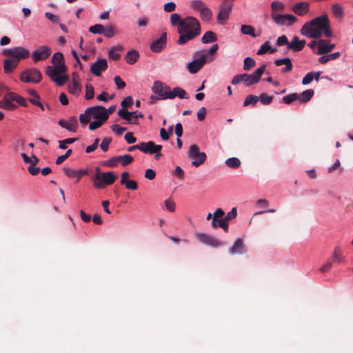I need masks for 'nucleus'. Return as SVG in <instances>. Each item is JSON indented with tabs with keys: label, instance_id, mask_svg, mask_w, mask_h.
I'll return each instance as SVG.
<instances>
[{
	"label": "nucleus",
	"instance_id": "29",
	"mask_svg": "<svg viewBox=\"0 0 353 353\" xmlns=\"http://www.w3.org/2000/svg\"><path fill=\"white\" fill-rule=\"evenodd\" d=\"M72 76H73V83L72 85H69L68 90L71 94H77L81 91V86H80L78 81L76 79V77H78V75L75 72H74L72 74Z\"/></svg>",
	"mask_w": 353,
	"mask_h": 353
},
{
	"label": "nucleus",
	"instance_id": "37",
	"mask_svg": "<svg viewBox=\"0 0 353 353\" xmlns=\"http://www.w3.org/2000/svg\"><path fill=\"white\" fill-rule=\"evenodd\" d=\"M206 6L205 2L201 0H193L190 2L191 8L199 12Z\"/></svg>",
	"mask_w": 353,
	"mask_h": 353
},
{
	"label": "nucleus",
	"instance_id": "36",
	"mask_svg": "<svg viewBox=\"0 0 353 353\" xmlns=\"http://www.w3.org/2000/svg\"><path fill=\"white\" fill-rule=\"evenodd\" d=\"M117 159L118 162L120 163L122 165V166H126L133 161L134 158L132 156L127 154L124 155L117 156Z\"/></svg>",
	"mask_w": 353,
	"mask_h": 353
},
{
	"label": "nucleus",
	"instance_id": "51",
	"mask_svg": "<svg viewBox=\"0 0 353 353\" xmlns=\"http://www.w3.org/2000/svg\"><path fill=\"white\" fill-rule=\"evenodd\" d=\"M91 121V117L89 113H88V108L85 110V112L81 114L79 116V121L80 123L85 125Z\"/></svg>",
	"mask_w": 353,
	"mask_h": 353
},
{
	"label": "nucleus",
	"instance_id": "45",
	"mask_svg": "<svg viewBox=\"0 0 353 353\" xmlns=\"http://www.w3.org/2000/svg\"><path fill=\"white\" fill-rule=\"evenodd\" d=\"M299 94L298 93H292L288 95H285L283 97L282 101L285 104H290L293 101L298 100Z\"/></svg>",
	"mask_w": 353,
	"mask_h": 353
},
{
	"label": "nucleus",
	"instance_id": "26",
	"mask_svg": "<svg viewBox=\"0 0 353 353\" xmlns=\"http://www.w3.org/2000/svg\"><path fill=\"white\" fill-rule=\"evenodd\" d=\"M28 93L30 96H34V98H29V101L34 104V105H37L39 108H40L41 110H44L43 105L39 101L40 97L38 94V93L34 90L32 89L28 90Z\"/></svg>",
	"mask_w": 353,
	"mask_h": 353
},
{
	"label": "nucleus",
	"instance_id": "27",
	"mask_svg": "<svg viewBox=\"0 0 353 353\" xmlns=\"http://www.w3.org/2000/svg\"><path fill=\"white\" fill-rule=\"evenodd\" d=\"M19 65L17 60H14L12 58L6 59L3 63V69L6 73L12 72Z\"/></svg>",
	"mask_w": 353,
	"mask_h": 353
},
{
	"label": "nucleus",
	"instance_id": "6",
	"mask_svg": "<svg viewBox=\"0 0 353 353\" xmlns=\"http://www.w3.org/2000/svg\"><path fill=\"white\" fill-rule=\"evenodd\" d=\"M3 54L10 57L14 60H17V62L19 63L20 59L29 57L30 51L23 47L19 46L3 50Z\"/></svg>",
	"mask_w": 353,
	"mask_h": 353
},
{
	"label": "nucleus",
	"instance_id": "30",
	"mask_svg": "<svg viewBox=\"0 0 353 353\" xmlns=\"http://www.w3.org/2000/svg\"><path fill=\"white\" fill-rule=\"evenodd\" d=\"M171 95H172L171 97V99H173L176 97H178L179 99H187L189 98V96H188V93L186 92V91L180 87H175L172 90Z\"/></svg>",
	"mask_w": 353,
	"mask_h": 353
},
{
	"label": "nucleus",
	"instance_id": "56",
	"mask_svg": "<svg viewBox=\"0 0 353 353\" xmlns=\"http://www.w3.org/2000/svg\"><path fill=\"white\" fill-rule=\"evenodd\" d=\"M72 152V150L69 149L67 150L65 154L58 157L55 161L56 164H61L66 159H68L71 155Z\"/></svg>",
	"mask_w": 353,
	"mask_h": 353
},
{
	"label": "nucleus",
	"instance_id": "61",
	"mask_svg": "<svg viewBox=\"0 0 353 353\" xmlns=\"http://www.w3.org/2000/svg\"><path fill=\"white\" fill-rule=\"evenodd\" d=\"M118 163H119V162H118V159H117V156H116V157H113L111 159L107 160L104 163V165L109 168H114V167L117 166Z\"/></svg>",
	"mask_w": 353,
	"mask_h": 353
},
{
	"label": "nucleus",
	"instance_id": "38",
	"mask_svg": "<svg viewBox=\"0 0 353 353\" xmlns=\"http://www.w3.org/2000/svg\"><path fill=\"white\" fill-rule=\"evenodd\" d=\"M200 17L203 21H210L212 18V12L211 10L208 6L205 7L203 10L200 12Z\"/></svg>",
	"mask_w": 353,
	"mask_h": 353
},
{
	"label": "nucleus",
	"instance_id": "59",
	"mask_svg": "<svg viewBox=\"0 0 353 353\" xmlns=\"http://www.w3.org/2000/svg\"><path fill=\"white\" fill-rule=\"evenodd\" d=\"M237 216V210L236 208H232L231 211L228 212L226 216L223 217V219L226 221H230V220L236 218Z\"/></svg>",
	"mask_w": 353,
	"mask_h": 353
},
{
	"label": "nucleus",
	"instance_id": "2",
	"mask_svg": "<svg viewBox=\"0 0 353 353\" xmlns=\"http://www.w3.org/2000/svg\"><path fill=\"white\" fill-rule=\"evenodd\" d=\"M201 26L197 19L187 17L180 24L178 32L180 34L177 41L179 45H183L201 34Z\"/></svg>",
	"mask_w": 353,
	"mask_h": 353
},
{
	"label": "nucleus",
	"instance_id": "46",
	"mask_svg": "<svg viewBox=\"0 0 353 353\" xmlns=\"http://www.w3.org/2000/svg\"><path fill=\"white\" fill-rule=\"evenodd\" d=\"M183 19H181V16L177 13H173L170 15V22L172 26H177L178 28L180 27L181 23Z\"/></svg>",
	"mask_w": 353,
	"mask_h": 353
},
{
	"label": "nucleus",
	"instance_id": "63",
	"mask_svg": "<svg viewBox=\"0 0 353 353\" xmlns=\"http://www.w3.org/2000/svg\"><path fill=\"white\" fill-rule=\"evenodd\" d=\"M105 121L96 120L90 123L89 129L90 130H96L100 128Z\"/></svg>",
	"mask_w": 353,
	"mask_h": 353
},
{
	"label": "nucleus",
	"instance_id": "35",
	"mask_svg": "<svg viewBox=\"0 0 353 353\" xmlns=\"http://www.w3.org/2000/svg\"><path fill=\"white\" fill-rule=\"evenodd\" d=\"M332 11L334 17L338 19H343L344 17V11L342 6L339 3H334L332 6Z\"/></svg>",
	"mask_w": 353,
	"mask_h": 353
},
{
	"label": "nucleus",
	"instance_id": "64",
	"mask_svg": "<svg viewBox=\"0 0 353 353\" xmlns=\"http://www.w3.org/2000/svg\"><path fill=\"white\" fill-rule=\"evenodd\" d=\"M114 81L117 85V89L119 90L123 89L126 85L125 83L121 79V78L119 76H115L114 78Z\"/></svg>",
	"mask_w": 353,
	"mask_h": 353
},
{
	"label": "nucleus",
	"instance_id": "48",
	"mask_svg": "<svg viewBox=\"0 0 353 353\" xmlns=\"http://www.w3.org/2000/svg\"><path fill=\"white\" fill-rule=\"evenodd\" d=\"M122 47H114L109 51V57L113 60H118L120 58V54L118 51L121 50Z\"/></svg>",
	"mask_w": 353,
	"mask_h": 353
},
{
	"label": "nucleus",
	"instance_id": "5",
	"mask_svg": "<svg viewBox=\"0 0 353 353\" xmlns=\"http://www.w3.org/2000/svg\"><path fill=\"white\" fill-rule=\"evenodd\" d=\"M116 179L117 176L112 172H101L100 168H97L92 181L95 188L103 189L106 186L113 184Z\"/></svg>",
	"mask_w": 353,
	"mask_h": 353
},
{
	"label": "nucleus",
	"instance_id": "13",
	"mask_svg": "<svg viewBox=\"0 0 353 353\" xmlns=\"http://www.w3.org/2000/svg\"><path fill=\"white\" fill-rule=\"evenodd\" d=\"M232 7L233 3L231 2H224L220 5L219 11L216 17L219 23L223 25L226 22Z\"/></svg>",
	"mask_w": 353,
	"mask_h": 353
},
{
	"label": "nucleus",
	"instance_id": "8",
	"mask_svg": "<svg viewBox=\"0 0 353 353\" xmlns=\"http://www.w3.org/2000/svg\"><path fill=\"white\" fill-rule=\"evenodd\" d=\"M152 91L160 97L162 100L171 99L172 90L165 83L156 81L152 87Z\"/></svg>",
	"mask_w": 353,
	"mask_h": 353
},
{
	"label": "nucleus",
	"instance_id": "14",
	"mask_svg": "<svg viewBox=\"0 0 353 353\" xmlns=\"http://www.w3.org/2000/svg\"><path fill=\"white\" fill-rule=\"evenodd\" d=\"M88 113L90 114L91 119L96 120L107 121L108 119L106 109L103 106H94L88 108Z\"/></svg>",
	"mask_w": 353,
	"mask_h": 353
},
{
	"label": "nucleus",
	"instance_id": "41",
	"mask_svg": "<svg viewBox=\"0 0 353 353\" xmlns=\"http://www.w3.org/2000/svg\"><path fill=\"white\" fill-rule=\"evenodd\" d=\"M268 51H270L271 52H274L276 51L275 49H272L270 46V41H265L259 48V50L257 51L256 54L258 55H262L268 52Z\"/></svg>",
	"mask_w": 353,
	"mask_h": 353
},
{
	"label": "nucleus",
	"instance_id": "15",
	"mask_svg": "<svg viewBox=\"0 0 353 353\" xmlns=\"http://www.w3.org/2000/svg\"><path fill=\"white\" fill-rule=\"evenodd\" d=\"M51 53V50L46 46H40L32 52V58L34 62L46 59Z\"/></svg>",
	"mask_w": 353,
	"mask_h": 353
},
{
	"label": "nucleus",
	"instance_id": "57",
	"mask_svg": "<svg viewBox=\"0 0 353 353\" xmlns=\"http://www.w3.org/2000/svg\"><path fill=\"white\" fill-rule=\"evenodd\" d=\"M112 130L117 135L121 136L125 131L127 130L126 128L121 127L118 124H114L111 126Z\"/></svg>",
	"mask_w": 353,
	"mask_h": 353
},
{
	"label": "nucleus",
	"instance_id": "58",
	"mask_svg": "<svg viewBox=\"0 0 353 353\" xmlns=\"http://www.w3.org/2000/svg\"><path fill=\"white\" fill-rule=\"evenodd\" d=\"M13 100L15 101L18 104H19L21 106H23V107L28 106V103L26 102V99L23 98V97L17 95L15 93H14Z\"/></svg>",
	"mask_w": 353,
	"mask_h": 353
},
{
	"label": "nucleus",
	"instance_id": "19",
	"mask_svg": "<svg viewBox=\"0 0 353 353\" xmlns=\"http://www.w3.org/2000/svg\"><path fill=\"white\" fill-rule=\"evenodd\" d=\"M14 92H9L6 94L2 101H0V108L6 110H14L16 108V105H14L12 101L13 100Z\"/></svg>",
	"mask_w": 353,
	"mask_h": 353
},
{
	"label": "nucleus",
	"instance_id": "18",
	"mask_svg": "<svg viewBox=\"0 0 353 353\" xmlns=\"http://www.w3.org/2000/svg\"><path fill=\"white\" fill-rule=\"evenodd\" d=\"M319 47L317 53L319 54H325L330 52L335 48L336 46L334 43H330L328 40L320 39L318 42Z\"/></svg>",
	"mask_w": 353,
	"mask_h": 353
},
{
	"label": "nucleus",
	"instance_id": "49",
	"mask_svg": "<svg viewBox=\"0 0 353 353\" xmlns=\"http://www.w3.org/2000/svg\"><path fill=\"white\" fill-rule=\"evenodd\" d=\"M259 100H260L263 105H269L272 102L273 97L266 93H262L259 97Z\"/></svg>",
	"mask_w": 353,
	"mask_h": 353
},
{
	"label": "nucleus",
	"instance_id": "52",
	"mask_svg": "<svg viewBox=\"0 0 353 353\" xmlns=\"http://www.w3.org/2000/svg\"><path fill=\"white\" fill-rule=\"evenodd\" d=\"M77 140H78L77 138H68L63 140L59 141V146L61 149H65L67 148L68 144H72Z\"/></svg>",
	"mask_w": 353,
	"mask_h": 353
},
{
	"label": "nucleus",
	"instance_id": "11",
	"mask_svg": "<svg viewBox=\"0 0 353 353\" xmlns=\"http://www.w3.org/2000/svg\"><path fill=\"white\" fill-rule=\"evenodd\" d=\"M196 55L200 57L190 62L187 65V68L191 74L196 73L206 62V54L204 52H198Z\"/></svg>",
	"mask_w": 353,
	"mask_h": 353
},
{
	"label": "nucleus",
	"instance_id": "22",
	"mask_svg": "<svg viewBox=\"0 0 353 353\" xmlns=\"http://www.w3.org/2000/svg\"><path fill=\"white\" fill-rule=\"evenodd\" d=\"M293 12L299 16H303L309 11V3L307 2H299L292 7Z\"/></svg>",
	"mask_w": 353,
	"mask_h": 353
},
{
	"label": "nucleus",
	"instance_id": "21",
	"mask_svg": "<svg viewBox=\"0 0 353 353\" xmlns=\"http://www.w3.org/2000/svg\"><path fill=\"white\" fill-rule=\"evenodd\" d=\"M274 63L276 66L285 65V66H283V68L281 69V71L284 73H287L292 71L293 68L292 62L291 59L288 57L276 59L274 60Z\"/></svg>",
	"mask_w": 353,
	"mask_h": 353
},
{
	"label": "nucleus",
	"instance_id": "17",
	"mask_svg": "<svg viewBox=\"0 0 353 353\" xmlns=\"http://www.w3.org/2000/svg\"><path fill=\"white\" fill-rule=\"evenodd\" d=\"M167 34L163 32L160 37L150 45V50L154 52H161L166 46Z\"/></svg>",
	"mask_w": 353,
	"mask_h": 353
},
{
	"label": "nucleus",
	"instance_id": "24",
	"mask_svg": "<svg viewBox=\"0 0 353 353\" xmlns=\"http://www.w3.org/2000/svg\"><path fill=\"white\" fill-rule=\"evenodd\" d=\"M118 115L126 120L129 123L137 124V121L133 119V114H136V112H128L124 109L119 110L117 112Z\"/></svg>",
	"mask_w": 353,
	"mask_h": 353
},
{
	"label": "nucleus",
	"instance_id": "60",
	"mask_svg": "<svg viewBox=\"0 0 353 353\" xmlns=\"http://www.w3.org/2000/svg\"><path fill=\"white\" fill-rule=\"evenodd\" d=\"M111 142H112V138H110V137L105 138L102 141V142H101V143L100 145V147H101V150L103 152H107L108 150L109 145H110Z\"/></svg>",
	"mask_w": 353,
	"mask_h": 353
},
{
	"label": "nucleus",
	"instance_id": "54",
	"mask_svg": "<svg viewBox=\"0 0 353 353\" xmlns=\"http://www.w3.org/2000/svg\"><path fill=\"white\" fill-rule=\"evenodd\" d=\"M206 245L216 248L222 245V243L217 239L209 235Z\"/></svg>",
	"mask_w": 353,
	"mask_h": 353
},
{
	"label": "nucleus",
	"instance_id": "53",
	"mask_svg": "<svg viewBox=\"0 0 353 353\" xmlns=\"http://www.w3.org/2000/svg\"><path fill=\"white\" fill-rule=\"evenodd\" d=\"M285 8L284 4L281 1H273L271 3V9L272 10L273 12L275 13V11H283Z\"/></svg>",
	"mask_w": 353,
	"mask_h": 353
},
{
	"label": "nucleus",
	"instance_id": "4",
	"mask_svg": "<svg viewBox=\"0 0 353 353\" xmlns=\"http://www.w3.org/2000/svg\"><path fill=\"white\" fill-rule=\"evenodd\" d=\"M266 68V65L263 64L260 68H257L252 74H240L235 75L231 83L233 85H237L240 83H243L245 86H250L259 81L261 77Z\"/></svg>",
	"mask_w": 353,
	"mask_h": 353
},
{
	"label": "nucleus",
	"instance_id": "32",
	"mask_svg": "<svg viewBox=\"0 0 353 353\" xmlns=\"http://www.w3.org/2000/svg\"><path fill=\"white\" fill-rule=\"evenodd\" d=\"M217 41L216 34L212 31H207L201 38L203 43H209Z\"/></svg>",
	"mask_w": 353,
	"mask_h": 353
},
{
	"label": "nucleus",
	"instance_id": "50",
	"mask_svg": "<svg viewBox=\"0 0 353 353\" xmlns=\"http://www.w3.org/2000/svg\"><path fill=\"white\" fill-rule=\"evenodd\" d=\"M256 62L254 59L251 57H246L243 61V70H249L251 68L254 67Z\"/></svg>",
	"mask_w": 353,
	"mask_h": 353
},
{
	"label": "nucleus",
	"instance_id": "23",
	"mask_svg": "<svg viewBox=\"0 0 353 353\" xmlns=\"http://www.w3.org/2000/svg\"><path fill=\"white\" fill-rule=\"evenodd\" d=\"M64 173L69 177H76L77 181L83 176L88 174V170H74L70 168H63Z\"/></svg>",
	"mask_w": 353,
	"mask_h": 353
},
{
	"label": "nucleus",
	"instance_id": "28",
	"mask_svg": "<svg viewBox=\"0 0 353 353\" xmlns=\"http://www.w3.org/2000/svg\"><path fill=\"white\" fill-rule=\"evenodd\" d=\"M139 58V53L136 50H131L128 52L125 57V61L130 65L134 64Z\"/></svg>",
	"mask_w": 353,
	"mask_h": 353
},
{
	"label": "nucleus",
	"instance_id": "40",
	"mask_svg": "<svg viewBox=\"0 0 353 353\" xmlns=\"http://www.w3.org/2000/svg\"><path fill=\"white\" fill-rule=\"evenodd\" d=\"M241 32L243 34L250 35L254 38L257 37V35L255 34L254 28L251 26L242 25L241 26Z\"/></svg>",
	"mask_w": 353,
	"mask_h": 353
},
{
	"label": "nucleus",
	"instance_id": "55",
	"mask_svg": "<svg viewBox=\"0 0 353 353\" xmlns=\"http://www.w3.org/2000/svg\"><path fill=\"white\" fill-rule=\"evenodd\" d=\"M122 185H124L127 189L131 190H136L138 188L137 183L134 180H128Z\"/></svg>",
	"mask_w": 353,
	"mask_h": 353
},
{
	"label": "nucleus",
	"instance_id": "9",
	"mask_svg": "<svg viewBox=\"0 0 353 353\" xmlns=\"http://www.w3.org/2000/svg\"><path fill=\"white\" fill-rule=\"evenodd\" d=\"M42 78L41 72L37 68H29L21 73L20 79L25 83H39Z\"/></svg>",
	"mask_w": 353,
	"mask_h": 353
},
{
	"label": "nucleus",
	"instance_id": "25",
	"mask_svg": "<svg viewBox=\"0 0 353 353\" xmlns=\"http://www.w3.org/2000/svg\"><path fill=\"white\" fill-rule=\"evenodd\" d=\"M244 246L245 245L243 239L240 238L237 239L233 246L229 248V253L231 254L242 253Z\"/></svg>",
	"mask_w": 353,
	"mask_h": 353
},
{
	"label": "nucleus",
	"instance_id": "33",
	"mask_svg": "<svg viewBox=\"0 0 353 353\" xmlns=\"http://www.w3.org/2000/svg\"><path fill=\"white\" fill-rule=\"evenodd\" d=\"M332 257L334 263H342L345 262V259L341 253V248L339 246L335 248Z\"/></svg>",
	"mask_w": 353,
	"mask_h": 353
},
{
	"label": "nucleus",
	"instance_id": "62",
	"mask_svg": "<svg viewBox=\"0 0 353 353\" xmlns=\"http://www.w3.org/2000/svg\"><path fill=\"white\" fill-rule=\"evenodd\" d=\"M165 205L168 211L172 212L175 210V203L172 199H168L165 201Z\"/></svg>",
	"mask_w": 353,
	"mask_h": 353
},
{
	"label": "nucleus",
	"instance_id": "34",
	"mask_svg": "<svg viewBox=\"0 0 353 353\" xmlns=\"http://www.w3.org/2000/svg\"><path fill=\"white\" fill-rule=\"evenodd\" d=\"M68 125V130L70 132H75L78 128V121L77 119L74 117H70L68 120L66 121Z\"/></svg>",
	"mask_w": 353,
	"mask_h": 353
},
{
	"label": "nucleus",
	"instance_id": "3",
	"mask_svg": "<svg viewBox=\"0 0 353 353\" xmlns=\"http://www.w3.org/2000/svg\"><path fill=\"white\" fill-rule=\"evenodd\" d=\"M327 26V16L324 14L304 24L301 29L303 35L312 39H319L322 35V30Z\"/></svg>",
	"mask_w": 353,
	"mask_h": 353
},
{
	"label": "nucleus",
	"instance_id": "7",
	"mask_svg": "<svg viewBox=\"0 0 353 353\" xmlns=\"http://www.w3.org/2000/svg\"><path fill=\"white\" fill-rule=\"evenodd\" d=\"M188 156L194 160L192 161V165L195 167H199L203 164L207 157L205 153L199 151L198 145L193 144L190 146Z\"/></svg>",
	"mask_w": 353,
	"mask_h": 353
},
{
	"label": "nucleus",
	"instance_id": "10",
	"mask_svg": "<svg viewBox=\"0 0 353 353\" xmlns=\"http://www.w3.org/2000/svg\"><path fill=\"white\" fill-rule=\"evenodd\" d=\"M161 149V145H157L152 141L141 142V152L145 154H154V159L157 160L162 156V154L160 152Z\"/></svg>",
	"mask_w": 353,
	"mask_h": 353
},
{
	"label": "nucleus",
	"instance_id": "47",
	"mask_svg": "<svg viewBox=\"0 0 353 353\" xmlns=\"http://www.w3.org/2000/svg\"><path fill=\"white\" fill-rule=\"evenodd\" d=\"M94 90L93 86L90 83L85 85V98L87 100H90L94 98Z\"/></svg>",
	"mask_w": 353,
	"mask_h": 353
},
{
	"label": "nucleus",
	"instance_id": "31",
	"mask_svg": "<svg viewBox=\"0 0 353 353\" xmlns=\"http://www.w3.org/2000/svg\"><path fill=\"white\" fill-rule=\"evenodd\" d=\"M314 92L312 89H309L303 91L300 94H299L298 100L301 103L308 102L313 97Z\"/></svg>",
	"mask_w": 353,
	"mask_h": 353
},
{
	"label": "nucleus",
	"instance_id": "16",
	"mask_svg": "<svg viewBox=\"0 0 353 353\" xmlns=\"http://www.w3.org/2000/svg\"><path fill=\"white\" fill-rule=\"evenodd\" d=\"M108 62L105 59H99L92 64L90 72L95 76L99 77L101 72L108 68Z\"/></svg>",
	"mask_w": 353,
	"mask_h": 353
},
{
	"label": "nucleus",
	"instance_id": "20",
	"mask_svg": "<svg viewBox=\"0 0 353 353\" xmlns=\"http://www.w3.org/2000/svg\"><path fill=\"white\" fill-rule=\"evenodd\" d=\"M305 46V40H300L298 37H294L292 40L289 43L288 49L294 52H299L303 49Z\"/></svg>",
	"mask_w": 353,
	"mask_h": 353
},
{
	"label": "nucleus",
	"instance_id": "43",
	"mask_svg": "<svg viewBox=\"0 0 353 353\" xmlns=\"http://www.w3.org/2000/svg\"><path fill=\"white\" fill-rule=\"evenodd\" d=\"M225 163L231 168H238L241 165V161L238 158L231 157L225 161Z\"/></svg>",
	"mask_w": 353,
	"mask_h": 353
},
{
	"label": "nucleus",
	"instance_id": "1",
	"mask_svg": "<svg viewBox=\"0 0 353 353\" xmlns=\"http://www.w3.org/2000/svg\"><path fill=\"white\" fill-rule=\"evenodd\" d=\"M52 63L54 66H48L46 74L51 81L58 86H61L68 80V75L66 74L67 67L64 63L63 55L61 52H56L52 58Z\"/></svg>",
	"mask_w": 353,
	"mask_h": 353
},
{
	"label": "nucleus",
	"instance_id": "12",
	"mask_svg": "<svg viewBox=\"0 0 353 353\" xmlns=\"http://www.w3.org/2000/svg\"><path fill=\"white\" fill-rule=\"evenodd\" d=\"M273 21L280 26H292L297 21V18L292 14H276L272 12L271 14Z\"/></svg>",
	"mask_w": 353,
	"mask_h": 353
},
{
	"label": "nucleus",
	"instance_id": "44",
	"mask_svg": "<svg viewBox=\"0 0 353 353\" xmlns=\"http://www.w3.org/2000/svg\"><path fill=\"white\" fill-rule=\"evenodd\" d=\"M105 30V26L102 24H95L89 28V32L92 34H103Z\"/></svg>",
	"mask_w": 353,
	"mask_h": 353
},
{
	"label": "nucleus",
	"instance_id": "39",
	"mask_svg": "<svg viewBox=\"0 0 353 353\" xmlns=\"http://www.w3.org/2000/svg\"><path fill=\"white\" fill-rule=\"evenodd\" d=\"M104 36L107 38H112L116 34V29L115 27L109 23L105 26V30L103 32Z\"/></svg>",
	"mask_w": 353,
	"mask_h": 353
},
{
	"label": "nucleus",
	"instance_id": "42",
	"mask_svg": "<svg viewBox=\"0 0 353 353\" xmlns=\"http://www.w3.org/2000/svg\"><path fill=\"white\" fill-rule=\"evenodd\" d=\"M259 101V97L256 95L249 94L246 97L243 101V105L245 107L252 105H255Z\"/></svg>",
	"mask_w": 353,
	"mask_h": 353
}]
</instances>
